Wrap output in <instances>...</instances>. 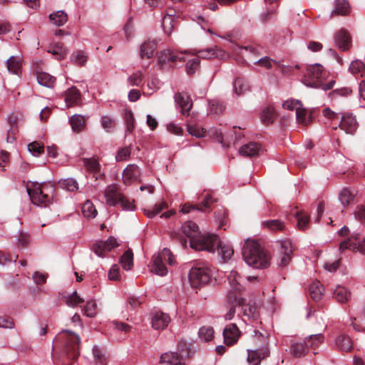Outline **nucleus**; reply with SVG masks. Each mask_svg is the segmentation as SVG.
<instances>
[{
	"instance_id": "1",
	"label": "nucleus",
	"mask_w": 365,
	"mask_h": 365,
	"mask_svg": "<svg viewBox=\"0 0 365 365\" xmlns=\"http://www.w3.org/2000/svg\"><path fill=\"white\" fill-rule=\"evenodd\" d=\"M231 51L234 58L239 62H243L245 57H247L250 61H253L255 65L266 69H270L272 67V64L275 63L280 68L281 71L284 75H289L293 71L292 66L281 65L279 62L275 61L267 56L254 61L255 57L262 54V47L260 46H240L238 45H233Z\"/></svg>"
},
{
	"instance_id": "2",
	"label": "nucleus",
	"mask_w": 365,
	"mask_h": 365,
	"mask_svg": "<svg viewBox=\"0 0 365 365\" xmlns=\"http://www.w3.org/2000/svg\"><path fill=\"white\" fill-rule=\"evenodd\" d=\"M80 338L76 333L63 330L53 340V346L61 351L60 360L63 364L75 360L79 355Z\"/></svg>"
},
{
	"instance_id": "3",
	"label": "nucleus",
	"mask_w": 365,
	"mask_h": 365,
	"mask_svg": "<svg viewBox=\"0 0 365 365\" xmlns=\"http://www.w3.org/2000/svg\"><path fill=\"white\" fill-rule=\"evenodd\" d=\"M245 262L257 269H264L269 264V257L261 245L254 240H247L242 248Z\"/></svg>"
},
{
	"instance_id": "4",
	"label": "nucleus",
	"mask_w": 365,
	"mask_h": 365,
	"mask_svg": "<svg viewBox=\"0 0 365 365\" xmlns=\"http://www.w3.org/2000/svg\"><path fill=\"white\" fill-rule=\"evenodd\" d=\"M327 73L319 63L309 65L307 68L306 73L304 76L303 83L307 86L312 88H321L324 91L333 88L335 81L334 80L326 82Z\"/></svg>"
},
{
	"instance_id": "5",
	"label": "nucleus",
	"mask_w": 365,
	"mask_h": 365,
	"mask_svg": "<svg viewBox=\"0 0 365 365\" xmlns=\"http://www.w3.org/2000/svg\"><path fill=\"white\" fill-rule=\"evenodd\" d=\"M183 234L190 239V246L195 250H212V247L207 242L209 233L202 234L198 230V226L192 221L187 222L182 226Z\"/></svg>"
},
{
	"instance_id": "6",
	"label": "nucleus",
	"mask_w": 365,
	"mask_h": 365,
	"mask_svg": "<svg viewBox=\"0 0 365 365\" xmlns=\"http://www.w3.org/2000/svg\"><path fill=\"white\" fill-rule=\"evenodd\" d=\"M251 339L255 346L259 347L247 350V361L249 365H259L261 361L269 355L267 339L264 334L257 330H254V334L252 335Z\"/></svg>"
},
{
	"instance_id": "7",
	"label": "nucleus",
	"mask_w": 365,
	"mask_h": 365,
	"mask_svg": "<svg viewBox=\"0 0 365 365\" xmlns=\"http://www.w3.org/2000/svg\"><path fill=\"white\" fill-rule=\"evenodd\" d=\"M217 270L211 265L202 264L192 267L189 272V281L194 288H199L216 279Z\"/></svg>"
},
{
	"instance_id": "8",
	"label": "nucleus",
	"mask_w": 365,
	"mask_h": 365,
	"mask_svg": "<svg viewBox=\"0 0 365 365\" xmlns=\"http://www.w3.org/2000/svg\"><path fill=\"white\" fill-rule=\"evenodd\" d=\"M54 187L49 183L34 182L27 186V192L34 205H46L51 200Z\"/></svg>"
},
{
	"instance_id": "9",
	"label": "nucleus",
	"mask_w": 365,
	"mask_h": 365,
	"mask_svg": "<svg viewBox=\"0 0 365 365\" xmlns=\"http://www.w3.org/2000/svg\"><path fill=\"white\" fill-rule=\"evenodd\" d=\"M243 279L236 270H232L227 275L229 287L227 289V298L230 303L242 304L244 301L242 292L245 289Z\"/></svg>"
},
{
	"instance_id": "10",
	"label": "nucleus",
	"mask_w": 365,
	"mask_h": 365,
	"mask_svg": "<svg viewBox=\"0 0 365 365\" xmlns=\"http://www.w3.org/2000/svg\"><path fill=\"white\" fill-rule=\"evenodd\" d=\"M106 203L110 206L120 204L123 210H134V200L125 197L118 189L117 185L113 184L107 187L104 191Z\"/></svg>"
},
{
	"instance_id": "11",
	"label": "nucleus",
	"mask_w": 365,
	"mask_h": 365,
	"mask_svg": "<svg viewBox=\"0 0 365 365\" xmlns=\"http://www.w3.org/2000/svg\"><path fill=\"white\" fill-rule=\"evenodd\" d=\"M173 265L175 263L174 256L168 248H164L153 256L151 262V271L152 272L159 276H165L168 273V269L165 264Z\"/></svg>"
},
{
	"instance_id": "12",
	"label": "nucleus",
	"mask_w": 365,
	"mask_h": 365,
	"mask_svg": "<svg viewBox=\"0 0 365 365\" xmlns=\"http://www.w3.org/2000/svg\"><path fill=\"white\" fill-rule=\"evenodd\" d=\"M210 240L207 242L212 247V250H207L210 252H215L217 250L218 256L222 259V262H227L229 260L234 253L232 247L225 242L220 240L218 236L215 234L209 235Z\"/></svg>"
},
{
	"instance_id": "13",
	"label": "nucleus",
	"mask_w": 365,
	"mask_h": 365,
	"mask_svg": "<svg viewBox=\"0 0 365 365\" xmlns=\"http://www.w3.org/2000/svg\"><path fill=\"white\" fill-rule=\"evenodd\" d=\"M192 55H197V58L202 59H212L218 58L220 59L227 60L230 58L228 53L215 46L212 48H207L202 50L194 49L192 51Z\"/></svg>"
},
{
	"instance_id": "14",
	"label": "nucleus",
	"mask_w": 365,
	"mask_h": 365,
	"mask_svg": "<svg viewBox=\"0 0 365 365\" xmlns=\"http://www.w3.org/2000/svg\"><path fill=\"white\" fill-rule=\"evenodd\" d=\"M185 61V58L182 52L178 53L170 50L161 51L158 56V63L162 68H170L172 63Z\"/></svg>"
},
{
	"instance_id": "15",
	"label": "nucleus",
	"mask_w": 365,
	"mask_h": 365,
	"mask_svg": "<svg viewBox=\"0 0 365 365\" xmlns=\"http://www.w3.org/2000/svg\"><path fill=\"white\" fill-rule=\"evenodd\" d=\"M347 249L352 251H359L365 255V238L361 242L358 234L351 235L350 237L340 243L339 250L341 251Z\"/></svg>"
},
{
	"instance_id": "16",
	"label": "nucleus",
	"mask_w": 365,
	"mask_h": 365,
	"mask_svg": "<svg viewBox=\"0 0 365 365\" xmlns=\"http://www.w3.org/2000/svg\"><path fill=\"white\" fill-rule=\"evenodd\" d=\"M118 246L115 238L110 237L106 241H98L93 246L94 253L101 257L106 256V253Z\"/></svg>"
},
{
	"instance_id": "17",
	"label": "nucleus",
	"mask_w": 365,
	"mask_h": 365,
	"mask_svg": "<svg viewBox=\"0 0 365 365\" xmlns=\"http://www.w3.org/2000/svg\"><path fill=\"white\" fill-rule=\"evenodd\" d=\"M294 247L290 240H284L280 242L279 266H287L292 257Z\"/></svg>"
},
{
	"instance_id": "18",
	"label": "nucleus",
	"mask_w": 365,
	"mask_h": 365,
	"mask_svg": "<svg viewBox=\"0 0 365 365\" xmlns=\"http://www.w3.org/2000/svg\"><path fill=\"white\" fill-rule=\"evenodd\" d=\"M222 334L225 344L227 346H232L238 341L241 331L235 324L232 323L225 327Z\"/></svg>"
},
{
	"instance_id": "19",
	"label": "nucleus",
	"mask_w": 365,
	"mask_h": 365,
	"mask_svg": "<svg viewBox=\"0 0 365 365\" xmlns=\"http://www.w3.org/2000/svg\"><path fill=\"white\" fill-rule=\"evenodd\" d=\"M185 353L187 354L183 351L180 353L173 351L164 353L160 356V363L167 365H184L185 361Z\"/></svg>"
},
{
	"instance_id": "20",
	"label": "nucleus",
	"mask_w": 365,
	"mask_h": 365,
	"mask_svg": "<svg viewBox=\"0 0 365 365\" xmlns=\"http://www.w3.org/2000/svg\"><path fill=\"white\" fill-rule=\"evenodd\" d=\"M140 177V168L135 164L128 165L123 172V182L127 185L139 182Z\"/></svg>"
},
{
	"instance_id": "21",
	"label": "nucleus",
	"mask_w": 365,
	"mask_h": 365,
	"mask_svg": "<svg viewBox=\"0 0 365 365\" xmlns=\"http://www.w3.org/2000/svg\"><path fill=\"white\" fill-rule=\"evenodd\" d=\"M83 166L87 172L92 175L96 180L101 179L103 173L101 170V165L97 158H84L83 160Z\"/></svg>"
},
{
	"instance_id": "22",
	"label": "nucleus",
	"mask_w": 365,
	"mask_h": 365,
	"mask_svg": "<svg viewBox=\"0 0 365 365\" xmlns=\"http://www.w3.org/2000/svg\"><path fill=\"white\" fill-rule=\"evenodd\" d=\"M339 126L346 133L353 134L357 129L358 123L352 114L346 113L342 114Z\"/></svg>"
},
{
	"instance_id": "23",
	"label": "nucleus",
	"mask_w": 365,
	"mask_h": 365,
	"mask_svg": "<svg viewBox=\"0 0 365 365\" xmlns=\"http://www.w3.org/2000/svg\"><path fill=\"white\" fill-rule=\"evenodd\" d=\"M170 322V316L160 311H157L153 313L151 317L152 327L154 329L160 330L164 329L168 327Z\"/></svg>"
},
{
	"instance_id": "24",
	"label": "nucleus",
	"mask_w": 365,
	"mask_h": 365,
	"mask_svg": "<svg viewBox=\"0 0 365 365\" xmlns=\"http://www.w3.org/2000/svg\"><path fill=\"white\" fill-rule=\"evenodd\" d=\"M334 41L337 47L342 51H347L351 46V37L345 29H341L336 33Z\"/></svg>"
},
{
	"instance_id": "25",
	"label": "nucleus",
	"mask_w": 365,
	"mask_h": 365,
	"mask_svg": "<svg viewBox=\"0 0 365 365\" xmlns=\"http://www.w3.org/2000/svg\"><path fill=\"white\" fill-rule=\"evenodd\" d=\"M81 102V94L76 87L72 86L65 91V103L68 108L78 106Z\"/></svg>"
},
{
	"instance_id": "26",
	"label": "nucleus",
	"mask_w": 365,
	"mask_h": 365,
	"mask_svg": "<svg viewBox=\"0 0 365 365\" xmlns=\"http://www.w3.org/2000/svg\"><path fill=\"white\" fill-rule=\"evenodd\" d=\"M215 200L212 199V197L210 194H207L202 203L199 205H192L189 203H185L181 209V212L182 213H188L191 210H198L200 211H205L207 208L210 207V205L213 203Z\"/></svg>"
},
{
	"instance_id": "27",
	"label": "nucleus",
	"mask_w": 365,
	"mask_h": 365,
	"mask_svg": "<svg viewBox=\"0 0 365 365\" xmlns=\"http://www.w3.org/2000/svg\"><path fill=\"white\" fill-rule=\"evenodd\" d=\"M263 153L262 146L257 143H250L244 145L240 149V153L243 156L254 157Z\"/></svg>"
},
{
	"instance_id": "28",
	"label": "nucleus",
	"mask_w": 365,
	"mask_h": 365,
	"mask_svg": "<svg viewBox=\"0 0 365 365\" xmlns=\"http://www.w3.org/2000/svg\"><path fill=\"white\" fill-rule=\"evenodd\" d=\"M175 101L180 106L182 113H188L192 108V103L190 97L183 93H178L175 95Z\"/></svg>"
},
{
	"instance_id": "29",
	"label": "nucleus",
	"mask_w": 365,
	"mask_h": 365,
	"mask_svg": "<svg viewBox=\"0 0 365 365\" xmlns=\"http://www.w3.org/2000/svg\"><path fill=\"white\" fill-rule=\"evenodd\" d=\"M156 48L157 43L155 41L147 40L140 45V56L142 58H150Z\"/></svg>"
},
{
	"instance_id": "30",
	"label": "nucleus",
	"mask_w": 365,
	"mask_h": 365,
	"mask_svg": "<svg viewBox=\"0 0 365 365\" xmlns=\"http://www.w3.org/2000/svg\"><path fill=\"white\" fill-rule=\"evenodd\" d=\"M350 11L349 4L346 0H335L334 9L331 16L334 15H347Z\"/></svg>"
},
{
	"instance_id": "31",
	"label": "nucleus",
	"mask_w": 365,
	"mask_h": 365,
	"mask_svg": "<svg viewBox=\"0 0 365 365\" xmlns=\"http://www.w3.org/2000/svg\"><path fill=\"white\" fill-rule=\"evenodd\" d=\"M72 130L76 133L81 132L86 127V119L85 116L75 114L71 117L69 120Z\"/></svg>"
},
{
	"instance_id": "32",
	"label": "nucleus",
	"mask_w": 365,
	"mask_h": 365,
	"mask_svg": "<svg viewBox=\"0 0 365 365\" xmlns=\"http://www.w3.org/2000/svg\"><path fill=\"white\" fill-rule=\"evenodd\" d=\"M48 52L54 56L57 60H62L65 58L68 54V50L61 43H56L51 45L48 49Z\"/></svg>"
},
{
	"instance_id": "33",
	"label": "nucleus",
	"mask_w": 365,
	"mask_h": 365,
	"mask_svg": "<svg viewBox=\"0 0 365 365\" xmlns=\"http://www.w3.org/2000/svg\"><path fill=\"white\" fill-rule=\"evenodd\" d=\"M356 196V191L349 188H343L339 192V200L344 206L353 203Z\"/></svg>"
},
{
	"instance_id": "34",
	"label": "nucleus",
	"mask_w": 365,
	"mask_h": 365,
	"mask_svg": "<svg viewBox=\"0 0 365 365\" xmlns=\"http://www.w3.org/2000/svg\"><path fill=\"white\" fill-rule=\"evenodd\" d=\"M334 297L339 303H345L351 297V293L344 287L338 285L334 289Z\"/></svg>"
},
{
	"instance_id": "35",
	"label": "nucleus",
	"mask_w": 365,
	"mask_h": 365,
	"mask_svg": "<svg viewBox=\"0 0 365 365\" xmlns=\"http://www.w3.org/2000/svg\"><path fill=\"white\" fill-rule=\"evenodd\" d=\"M6 66L10 73L19 75L21 68V58L19 56H11L6 61Z\"/></svg>"
},
{
	"instance_id": "36",
	"label": "nucleus",
	"mask_w": 365,
	"mask_h": 365,
	"mask_svg": "<svg viewBox=\"0 0 365 365\" xmlns=\"http://www.w3.org/2000/svg\"><path fill=\"white\" fill-rule=\"evenodd\" d=\"M262 226L263 228L267 229L271 232L282 231L285 227L284 222L279 220L263 221L262 222Z\"/></svg>"
},
{
	"instance_id": "37",
	"label": "nucleus",
	"mask_w": 365,
	"mask_h": 365,
	"mask_svg": "<svg viewBox=\"0 0 365 365\" xmlns=\"http://www.w3.org/2000/svg\"><path fill=\"white\" fill-rule=\"evenodd\" d=\"M239 306H242V312L244 317H247L248 319H257L259 316L258 308L253 304H245V300L242 304H238Z\"/></svg>"
},
{
	"instance_id": "38",
	"label": "nucleus",
	"mask_w": 365,
	"mask_h": 365,
	"mask_svg": "<svg viewBox=\"0 0 365 365\" xmlns=\"http://www.w3.org/2000/svg\"><path fill=\"white\" fill-rule=\"evenodd\" d=\"M337 347L343 351H349L353 347L352 341L346 335H339L335 341Z\"/></svg>"
},
{
	"instance_id": "39",
	"label": "nucleus",
	"mask_w": 365,
	"mask_h": 365,
	"mask_svg": "<svg viewBox=\"0 0 365 365\" xmlns=\"http://www.w3.org/2000/svg\"><path fill=\"white\" fill-rule=\"evenodd\" d=\"M168 207V203L164 200H161L160 202L156 203L151 208L144 209V214L148 217L153 218L160 213L162 210L167 209Z\"/></svg>"
},
{
	"instance_id": "40",
	"label": "nucleus",
	"mask_w": 365,
	"mask_h": 365,
	"mask_svg": "<svg viewBox=\"0 0 365 365\" xmlns=\"http://www.w3.org/2000/svg\"><path fill=\"white\" fill-rule=\"evenodd\" d=\"M115 118L110 115H103L101 117L100 123L102 128L107 133L113 132L115 128Z\"/></svg>"
},
{
	"instance_id": "41",
	"label": "nucleus",
	"mask_w": 365,
	"mask_h": 365,
	"mask_svg": "<svg viewBox=\"0 0 365 365\" xmlns=\"http://www.w3.org/2000/svg\"><path fill=\"white\" fill-rule=\"evenodd\" d=\"M36 79L39 84L51 88L53 86L56 78L46 72H36Z\"/></svg>"
},
{
	"instance_id": "42",
	"label": "nucleus",
	"mask_w": 365,
	"mask_h": 365,
	"mask_svg": "<svg viewBox=\"0 0 365 365\" xmlns=\"http://www.w3.org/2000/svg\"><path fill=\"white\" fill-rule=\"evenodd\" d=\"M94 365H107V358L104 351L98 346H94L92 349Z\"/></svg>"
},
{
	"instance_id": "43",
	"label": "nucleus",
	"mask_w": 365,
	"mask_h": 365,
	"mask_svg": "<svg viewBox=\"0 0 365 365\" xmlns=\"http://www.w3.org/2000/svg\"><path fill=\"white\" fill-rule=\"evenodd\" d=\"M283 108L290 110H295L297 120H302L300 118L301 111L299 110L302 107L301 101L298 100L291 99L286 101L283 105Z\"/></svg>"
},
{
	"instance_id": "44",
	"label": "nucleus",
	"mask_w": 365,
	"mask_h": 365,
	"mask_svg": "<svg viewBox=\"0 0 365 365\" xmlns=\"http://www.w3.org/2000/svg\"><path fill=\"white\" fill-rule=\"evenodd\" d=\"M51 21L57 26L65 24L68 20L67 14L63 11H58L49 15Z\"/></svg>"
},
{
	"instance_id": "45",
	"label": "nucleus",
	"mask_w": 365,
	"mask_h": 365,
	"mask_svg": "<svg viewBox=\"0 0 365 365\" xmlns=\"http://www.w3.org/2000/svg\"><path fill=\"white\" fill-rule=\"evenodd\" d=\"M88 60V55L83 51H75L71 56V61L77 66H83Z\"/></svg>"
},
{
	"instance_id": "46",
	"label": "nucleus",
	"mask_w": 365,
	"mask_h": 365,
	"mask_svg": "<svg viewBox=\"0 0 365 365\" xmlns=\"http://www.w3.org/2000/svg\"><path fill=\"white\" fill-rule=\"evenodd\" d=\"M310 296L314 301H319L323 295L324 288L319 282H313L309 287Z\"/></svg>"
},
{
	"instance_id": "47",
	"label": "nucleus",
	"mask_w": 365,
	"mask_h": 365,
	"mask_svg": "<svg viewBox=\"0 0 365 365\" xmlns=\"http://www.w3.org/2000/svg\"><path fill=\"white\" fill-rule=\"evenodd\" d=\"M349 70L353 75L359 76L361 77L365 76V65L361 61H353L349 66Z\"/></svg>"
},
{
	"instance_id": "48",
	"label": "nucleus",
	"mask_w": 365,
	"mask_h": 365,
	"mask_svg": "<svg viewBox=\"0 0 365 365\" xmlns=\"http://www.w3.org/2000/svg\"><path fill=\"white\" fill-rule=\"evenodd\" d=\"M324 341V336L322 334H313L307 337L304 339V344L306 346L316 349Z\"/></svg>"
},
{
	"instance_id": "49",
	"label": "nucleus",
	"mask_w": 365,
	"mask_h": 365,
	"mask_svg": "<svg viewBox=\"0 0 365 365\" xmlns=\"http://www.w3.org/2000/svg\"><path fill=\"white\" fill-rule=\"evenodd\" d=\"M199 339L202 341L207 342L211 341L214 337V329L212 327L204 326L198 331Z\"/></svg>"
},
{
	"instance_id": "50",
	"label": "nucleus",
	"mask_w": 365,
	"mask_h": 365,
	"mask_svg": "<svg viewBox=\"0 0 365 365\" xmlns=\"http://www.w3.org/2000/svg\"><path fill=\"white\" fill-rule=\"evenodd\" d=\"M294 215L297 219L298 229L301 230L307 229L309 224V216L302 211H297Z\"/></svg>"
},
{
	"instance_id": "51",
	"label": "nucleus",
	"mask_w": 365,
	"mask_h": 365,
	"mask_svg": "<svg viewBox=\"0 0 365 365\" xmlns=\"http://www.w3.org/2000/svg\"><path fill=\"white\" fill-rule=\"evenodd\" d=\"M81 210L83 216L86 218H93L97 215V210L93 202L90 200H86L83 204Z\"/></svg>"
},
{
	"instance_id": "52",
	"label": "nucleus",
	"mask_w": 365,
	"mask_h": 365,
	"mask_svg": "<svg viewBox=\"0 0 365 365\" xmlns=\"http://www.w3.org/2000/svg\"><path fill=\"white\" fill-rule=\"evenodd\" d=\"M60 186L69 192H75L78 190V184L73 178H67L59 181Z\"/></svg>"
},
{
	"instance_id": "53",
	"label": "nucleus",
	"mask_w": 365,
	"mask_h": 365,
	"mask_svg": "<svg viewBox=\"0 0 365 365\" xmlns=\"http://www.w3.org/2000/svg\"><path fill=\"white\" fill-rule=\"evenodd\" d=\"M248 89L249 85L245 79L238 78L235 81L233 90L237 95H241L248 91Z\"/></svg>"
},
{
	"instance_id": "54",
	"label": "nucleus",
	"mask_w": 365,
	"mask_h": 365,
	"mask_svg": "<svg viewBox=\"0 0 365 365\" xmlns=\"http://www.w3.org/2000/svg\"><path fill=\"white\" fill-rule=\"evenodd\" d=\"M162 26L164 31L170 34L175 26V16L173 14H166L162 20Z\"/></svg>"
},
{
	"instance_id": "55",
	"label": "nucleus",
	"mask_w": 365,
	"mask_h": 365,
	"mask_svg": "<svg viewBox=\"0 0 365 365\" xmlns=\"http://www.w3.org/2000/svg\"><path fill=\"white\" fill-rule=\"evenodd\" d=\"M133 255L130 250L124 252L120 259V264L125 270H130L133 267Z\"/></svg>"
},
{
	"instance_id": "56",
	"label": "nucleus",
	"mask_w": 365,
	"mask_h": 365,
	"mask_svg": "<svg viewBox=\"0 0 365 365\" xmlns=\"http://www.w3.org/2000/svg\"><path fill=\"white\" fill-rule=\"evenodd\" d=\"M274 115L275 113L273 107L267 106L262 111L261 120L264 123L269 124L272 123Z\"/></svg>"
},
{
	"instance_id": "57",
	"label": "nucleus",
	"mask_w": 365,
	"mask_h": 365,
	"mask_svg": "<svg viewBox=\"0 0 365 365\" xmlns=\"http://www.w3.org/2000/svg\"><path fill=\"white\" fill-rule=\"evenodd\" d=\"M210 112L214 114L220 115L223 113L225 107L223 103L217 100H212L209 103Z\"/></svg>"
},
{
	"instance_id": "58",
	"label": "nucleus",
	"mask_w": 365,
	"mask_h": 365,
	"mask_svg": "<svg viewBox=\"0 0 365 365\" xmlns=\"http://www.w3.org/2000/svg\"><path fill=\"white\" fill-rule=\"evenodd\" d=\"M307 350L304 341L303 343H294L292 344L291 351L294 356L300 357L303 356Z\"/></svg>"
},
{
	"instance_id": "59",
	"label": "nucleus",
	"mask_w": 365,
	"mask_h": 365,
	"mask_svg": "<svg viewBox=\"0 0 365 365\" xmlns=\"http://www.w3.org/2000/svg\"><path fill=\"white\" fill-rule=\"evenodd\" d=\"M83 302V299L78 295L76 292H73L71 294L65 297V302L69 307H74Z\"/></svg>"
},
{
	"instance_id": "60",
	"label": "nucleus",
	"mask_w": 365,
	"mask_h": 365,
	"mask_svg": "<svg viewBox=\"0 0 365 365\" xmlns=\"http://www.w3.org/2000/svg\"><path fill=\"white\" fill-rule=\"evenodd\" d=\"M301 111V115H299L300 118L302 120H297L299 124L303 125H307L310 123L312 121V113L311 111H309L306 108H303V106L302 105V107L299 108Z\"/></svg>"
},
{
	"instance_id": "61",
	"label": "nucleus",
	"mask_w": 365,
	"mask_h": 365,
	"mask_svg": "<svg viewBox=\"0 0 365 365\" xmlns=\"http://www.w3.org/2000/svg\"><path fill=\"white\" fill-rule=\"evenodd\" d=\"M84 312L87 317H94L97 314V304L96 301H88L84 307Z\"/></svg>"
},
{
	"instance_id": "62",
	"label": "nucleus",
	"mask_w": 365,
	"mask_h": 365,
	"mask_svg": "<svg viewBox=\"0 0 365 365\" xmlns=\"http://www.w3.org/2000/svg\"><path fill=\"white\" fill-rule=\"evenodd\" d=\"M28 150L34 156H38L43 153L44 148L40 143L33 142L28 145Z\"/></svg>"
},
{
	"instance_id": "63",
	"label": "nucleus",
	"mask_w": 365,
	"mask_h": 365,
	"mask_svg": "<svg viewBox=\"0 0 365 365\" xmlns=\"http://www.w3.org/2000/svg\"><path fill=\"white\" fill-rule=\"evenodd\" d=\"M143 73L141 71H136L128 78V82L130 86H140L143 82Z\"/></svg>"
},
{
	"instance_id": "64",
	"label": "nucleus",
	"mask_w": 365,
	"mask_h": 365,
	"mask_svg": "<svg viewBox=\"0 0 365 365\" xmlns=\"http://www.w3.org/2000/svg\"><path fill=\"white\" fill-rule=\"evenodd\" d=\"M200 59L196 56L195 58L192 59H190L187 61L186 63V72L187 74H192L194 73L200 66Z\"/></svg>"
}]
</instances>
